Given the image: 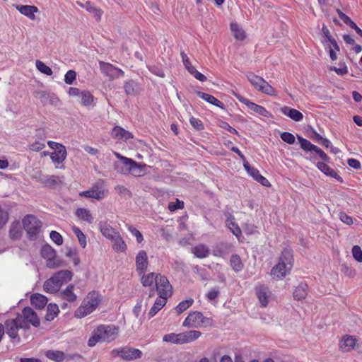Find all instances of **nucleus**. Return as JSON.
Segmentation results:
<instances>
[{"mask_svg":"<svg viewBox=\"0 0 362 362\" xmlns=\"http://www.w3.org/2000/svg\"><path fill=\"white\" fill-rule=\"evenodd\" d=\"M146 167V164L136 163L135 161L132 168H130V172L129 173V174L134 177L142 176L145 173Z\"/></svg>","mask_w":362,"mask_h":362,"instance_id":"obj_37","label":"nucleus"},{"mask_svg":"<svg viewBox=\"0 0 362 362\" xmlns=\"http://www.w3.org/2000/svg\"><path fill=\"white\" fill-rule=\"evenodd\" d=\"M226 225L227 228L231 231V233L237 238L241 235V230L238 223L235 222V218L233 216H230L226 219Z\"/></svg>","mask_w":362,"mask_h":362,"instance_id":"obj_32","label":"nucleus"},{"mask_svg":"<svg viewBox=\"0 0 362 362\" xmlns=\"http://www.w3.org/2000/svg\"><path fill=\"white\" fill-rule=\"evenodd\" d=\"M82 105L88 107L91 105L94 101L93 95L88 90H83L81 93Z\"/></svg>","mask_w":362,"mask_h":362,"instance_id":"obj_44","label":"nucleus"},{"mask_svg":"<svg viewBox=\"0 0 362 362\" xmlns=\"http://www.w3.org/2000/svg\"><path fill=\"white\" fill-rule=\"evenodd\" d=\"M202 333L197 330H190L185 332H182V343H189L197 339Z\"/></svg>","mask_w":362,"mask_h":362,"instance_id":"obj_35","label":"nucleus"},{"mask_svg":"<svg viewBox=\"0 0 362 362\" xmlns=\"http://www.w3.org/2000/svg\"><path fill=\"white\" fill-rule=\"evenodd\" d=\"M156 284V291L159 297L168 299L172 294V286L168 279L161 274H158Z\"/></svg>","mask_w":362,"mask_h":362,"instance_id":"obj_14","label":"nucleus"},{"mask_svg":"<svg viewBox=\"0 0 362 362\" xmlns=\"http://www.w3.org/2000/svg\"><path fill=\"white\" fill-rule=\"evenodd\" d=\"M76 73L74 70L68 71L64 76V82L66 84L71 85L76 80Z\"/></svg>","mask_w":362,"mask_h":362,"instance_id":"obj_53","label":"nucleus"},{"mask_svg":"<svg viewBox=\"0 0 362 362\" xmlns=\"http://www.w3.org/2000/svg\"><path fill=\"white\" fill-rule=\"evenodd\" d=\"M356 339L354 336L346 334L339 342V348L344 352H349L356 346Z\"/></svg>","mask_w":362,"mask_h":362,"instance_id":"obj_16","label":"nucleus"},{"mask_svg":"<svg viewBox=\"0 0 362 362\" xmlns=\"http://www.w3.org/2000/svg\"><path fill=\"white\" fill-rule=\"evenodd\" d=\"M339 16L341 20H342L345 24L348 25L351 28L354 29L357 25L348 16L344 13L341 11L339 12Z\"/></svg>","mask_w":362,"mask_h":362,"instance_id":"obj_58","label":"nucleus"},{"mask_svg":"<svg viewBox=\"0 0 362 362\" xmlns=\"http://www.w3.org/2000/svg\"><path fill=\"white\" fill-rule=\"evenodd\" d=\"M41 255L47 260L46 265L49 269H55L61 264V261L56 258L55 250L49 245H43L41 248Z\"/></svg>","mask_w":362,"mask_h":362,"instance_id":"obj_13","label":"nucleus"},{"mask_svg":"<svg viewBox=\"0 0 362 362\" xmlns=\"http://www.w3.org/2000/svg\"><path fill=\"white\" fill-rule=\"evenodd\" d=\"M76 216L81 221L91 223L93 221V218L90 211L84 208H78L75 212Z\"/></svg>","mask_w":362,"mask_h":362,"instance_id":"obj_33","label":"nucleus"},{"mask_svg":"<svg viewBox=\"0 0 362 362\" xmlns=\"http://www.w3.org/2000/svg\"><path fill=\"white\" fill-rule=\"evenodd\" d=\"M308 286L305 284H300L294 291L293 297L298 300L304 299L307 295Z\"/></svg>","mask_w":362,"mask_h":362,"instance_id":"obj_38","label":"nucleus"},{"mask_svg":"<svg viewBox=\"0 0 362 362\" xmlns=\"http://www.w3.org/2000/svg\"><path fill=\"white\" fill-rule=\"evenodd\" d=\"M21 316V321L25 324V329L30 327V325L37 327L40 326V321L37 313L30 307H25L22 310L21 314H17Z\"/></svg>","mask_w":362,"mask_h":362,"instance_id":"obj_10","label":"nucleus"},{"mask_svg":"<svg viewBox=\"0 0 362 362\" xmlns=\"http://www.w3.org/2000/svg\"><path fill=\"white\" fill-rule=\"evenodd\" d=\"M196 93L199 98L206 101L207 103L214 105L216 107H218L221 109H224V104L212 95L205 93L202 91H197Z\"/></svg>","mask_w":362,"mask_h":362,"instance_id":"obj_27","label":"nucleus"},{"mask_svg":"<svg viewBox=\"0 0 362 362\" xmlns=\"http://www.w3.org/2000/svg\"><path fill=\"white\" fill-rule=\"evenodd\" d=\"M339 218L343 223L347 225H351L353 223L352 218L345 212H340L339 214Z\"/></svg>","mask_w":362,"mask_h":362,"instance_id":"obj_64","label":"nucleus"},{"mask_svg":"<svg viewBox=\"0 0 362 362\" xmlns=\"http://www.w3.org/2000/svg\"><path fill=\"white\" fill-rule=\"evenodd\" d=\"M235 96L240 103L245 105L252 112L267 118L272 117V113L269 111H268L264 107L256 104L250 101L249 99L244 98L239 94L235 93Z\"/></svg>","mask_w":362,"mask_h":362,"instance_id":"obj_8","label":"nucleus"},{"mask_svg":"<svg viewBox=\"0 0 362 362\" xmlns=\"http://www.w3.org/2000/svg\"><path fill=\"white\" fill-rule=\"evenodd\" d=\"M247 78L250 83L254 86V88L264 94L268 95H275L276 91L274 88L263 78L255 75L254 74H250L247 75Z\"/></svg>","mask_w":362,"mask_h":362,"instance_id":"obj_5","label":"nucleus"},{"mask_svg":"<svg viewBox=\"0 0 362 362\" xmlns=\"http://www.w3.org/2000/svg\"><path fill=\"white\" fill-rule=\"evenodd\" d=\"M136 268L139 275L146 273L148 265V259L147 253L144 250H140L136 256Z\"/></svg>","mask_w":362,"mask_h":362,"instance_id":"obj_15","label":"nucleus"},{"mask_svg":"<svg viewBox=\"0 0 362 362\" xmlns=\"http://www.w3.org/2000/svg\"><path fill=\"white\" fill-rule=\"evenodd\" d=\"M129 232L134 235L135 236V238H136V241L139 243H141L144 238H143V235L141 233V232L137 230L136 228L133 227V226H129L128 228Z\"/></svg>","mask_w":362,"mask_h":362,"instance_id":"obj_60","label":"nucleus"},{"mask_svg":"<svg viewBox=\"0 0 362 362\" xmlns=\"http://www.w3.org/2000/svg\"><path fill=\"white\" fill-rule=\"evenodd\" d=\"M21 316L16 315L15 318L8 319L5 321L4 326L6 333L11 339H16L18 337V332L20 329H25V324L21 321Z\"/></svg>","mask_w":362,"mask_h":362,"instance_id":"obj_9","label":"nucleus"},{"mask_svg":"<svg viewBox=\"0 0 362 362\" xmlns=\"http://www.w3.org/2000/svg\"><path fill=\"white\" fill-rule=\"evenodd\" d=\"M112 136L117 140L124 141H127L133 138V134L132 132L125 130L119 126H116L112 129Z\"/></svg>","mask_w":362,"mask_h":362,"instance_id":"obj_17","label":"nucleus"},{"mask_svg":"<svg viewBox=\"0 0 362 362\" xmlns=\"http://www.w3.org/2000/svg\"><path fill=\"white\" fill-rule=\"evenodd\" d=\"M192 253L198 258H204L209 255V249L204 245L200 244L192 248Z\"/></svg>","mask_w":362,"mask_h":362,"instance_id":"obj_43","label":"nucleus"},{"mask_svg":"<svg viewBox=\"0 0 362 362\" xmlns=\"http://www.w3.org/2000/svg\"><path fill=\"white\" fill-rule=\"evenodd\" d=\"M59 312L58 305L57 304H49L47 308V313L45 319L47 321H52L58 315Z\"/></svg>","mask_w":362,"mask_h":362,"instance_id":"obj_41","label":"nucleus"},{"mask_svg":"<svg viewBox=\"0 0 362 362\" xmlns=\"http://www.w3.org/2000/svg\"><path fill=\"white\" fill-rule=\"evenodd\" d=\"M209 323V319L204 317L203 314L198 311L190 313L185 318L182 325L184 327L199 328Z\"/></svg>","mask_w":362,"mask_h":362,"instance_id":"obj_7","label":"nucleus"},{"mask_svg":"<svg viewBox=\"0 0 362 362\" xmlns=\"http://www.w3.org/2000/svg\"><path fill=\"white\" fill-rule=\"evenodd\" d=\"M99 66L102 74L107 77L110 81H113L124 76V72L122 69L115 67L110 63L100 61L99 62Z\"/></svg>","mask_w":362,"mask_h":362,"instance_id":"obj_11","label":"nucleus"},{"mask_svg":"<svg viewBox=\"0 0 362 362\" xmlns=\"http://www.w3.org/2000/svg\"><path fill=\"white\" fill-rule=\"evenodd\" d=\"M47 358L56 362H62L65 358V354L61 351H47L45 353Z\"/></svg>","mask_w":362,"mask_h":362,"instance_id":"obj_40","label":"nucleus"},{"mask_svg":"<svg viewBox=\"0 0 362 362\" xmlns=\"http://www.w3.org/2000/svg\"><path fill=\"white\" fill-rule=\"evenodd\" d=\"M256 294L261 305L266 307L272 296L269 289L264 286H259L256 288Z\"/></svg>","mask_w":362,"mask_h":362,"instance_id":"obj_18","label":"nucleus"},{"mask_svg":"<svg viewBox=\"0 0 362 362\" xmlns=\"http://www.w3.org/2000/svg\"><path fill=\"white\" fill-rule=\"evenodd\" d=\"M298 140L300 145V148L306 152L313 151L316 146L315 145L313 144L310 141L303 138L302 136H298Z\"/></svg>","mask_w":362,"mask_h":362,"instance_id":"obj_45","label":"nucleus"},{"mask_svg":"<svg viewBox=\"0 0 362 362\" xmlns=\"http://www.w3.org/2000/svg\"><path fill=\"white\" fill-rule=\"evenodd\" d=\"M23 224L28 238L33 240H36L41 230L42 222L35 216L27 215L23 220Z\"/></svg>","mask_w":362,"mask_h":362,"instance_id":"obj_4","label":"nucleus"},{"mask_svg":"<svg viewBox=\"0 0 362 362\" xmlns=\"http://www.w3.org/2000/svg\"><path fill=\"white\" fill-rule=\"evenodd\" d=\"M60 288L61 286L58 284L54 275H52L49 279L46 280L43 284L44 291L46 293H57L59 291Z\"/></svg>","mask_w":362,"mask_h":362,"instance_id":"obj_24","label":"nucleus"},{"mask_svg":"<svg viewBox=\"0 0 362 362\" xmlns=\"http://www.w3.org/2000/svg\"><path fill=\"white\" fill-rule=\"evenodd\" d=\"M112 354L114 356H119L127 361L140 358L142 356V352L139 349L127 346L113 349Z\"/></svg>","mask_w":362,"mask_h":362,"instance_id":"obj_12","label":"nucleus"},{"mask_svg":"<svg viewBox=\"0 0 362 362\" xmlns=\"http://www.w3.org/2000/svg\"><path fill=\"white\" fill-rule=\"evenodd\" d=\"M148 69L152 74H153L154 75H156L157 76L164 78L165 76L163 70L158 66H149Z\"/></svg>","mask_w":362,"mask_h":362,"instance_id":"obj_63","label":"nucleus"},{"mask_svg":"<svg viewBox=\"0 0 362 362\" xmlns=\"http://www.w3.org/2000/svg\"><path fill=\"white\" fill-rule=\"evenodd\" d=\"M16 8L21 14L31 20L35 18V13L38 11L36 6L30 5H16Z\"/></svg>","mask_w":362,"mask_h":362,"instance_id":"obj_23","label":"nucleus"},{"mask_svg":"<svg viewBox=\"0 0 362 362\" xmlns=\"http://www.w3.org/2000/svg\"><path fill=\"white\" fill-rule=\"evenodd\" d=\"M124 88L127 95H135L137 93V83L129 80L124 83Z\"/></svg>","mask_w":362,"mask_h":362,"instance_id":"obj_48","label":"nucleus"},{"mask_svg":"<svg viewBox=\"0 0 362 362\" xmlns=\"http://www.w3.org/2000/svg\"><path fill=\"white\" fill-rule=\"evenodd\" d=\"M117 335L118 327L116 326L101 325L93 331L88 344L89 346H94L99 341L109 343L115 340Z\"/></svg>","mask_w":362,"mask_h":362,"instance_id":"obj_2","label":"nucleus"},{"mask_svg":"<svg viewBox=\"0 0 362 362\" xmlns=\"http://www.w3.org/2000/svg\"><path fill=\"white\" fill-rule=\"evenodd\" d=\"M193 302L194 300L192 298L181 301L175 308L177 313L180 314L186 310L192 305Z\"/></svg>","mask_w":362,"mask_h":362,"instance_id":"obj_49","label":"nucleus"},{"mask_svg":"<svg viewBox=\"0 0 362 362\" xmlns=\"http://www.w3.org/2000/svg\"><path fill=\"white\" fill-rule=\"evenodd\" d=\"M163 340L165 342H170L176 344H182V333H170L164 335Z\"/></svg>","mask_w":362,"mask_h":362,"instance_id":"obj_42","label":"nucleus"},{"mask_svg":"<svg viewBox=\"0 0 362 362\" xmlns=\"http://www.w3.org/2000/svg\"><path fill=\"white\" fill-rule=\"evenodd\" d=\"M230 264L232 269L235 272H240L243 268V263L239 255L233 254L231 255L230 259Z\"/></svg>","mask_w":362,"mask_h":362,"instance_id":"obj_39","label":"nucleus"},{"mask_svg":"<svg viewBox=\"0 0 362 362\" xmlns=\"http://www.w3.org/2000/svg\"><path fill=\"white\" fill-rule=\"evenodd\" d=\"M101 301L100 295L96 291H91L83 299L81 305L76 310L74 316L83 318L93 313Z\"/></svg>","mask_w":362,"mask_h":362,"instance_id":"obj_3","label":"nucleus"},{"mask_svg":"<svg viewBox=\"0 0 362 362\" xmlns=\"http://www.w3.org/2000/svg\"><path fill=\"white\" fill-rule=\"evenodd\" d=\"M99 228L102 235L110 240L119 233L107 223H100Z\"/></svg>","mask_w":362,"mask_h":362,"instance_id":"obj_30","label":"nucleus"},{"mask_svg":"<svg viewBox=\"0 0 362 362\" xmlns=\"http://www.w3.org/2000/svg\"><path fill=\"white\" fill-rule=\"evenodd\" d=\"M317 167L325 175L329 176L331 177L335 178L337 181H339L341 182H343L341 177L339 176L334 169L331 168L324 161L318 162L317 163Z\"/></svg>","mask_w":362,"mask_h":362,"instance_id":"obj_22","label":"nucleus"},{"mask_svg":"<svg viewBox=\"0 0 362 362\" xmlns=\"http://www.w3.org/2000/svg\"><path fill=\"white\" fill-rule=\"evenodd\" d=\"M189 122L191 125L197 130H202L204 129L202 122L198 118L191 117L189 118Z\"/></svg>","mask_w":362,"mask_h":362,"instance_id":"obj_59","label":"nucleus"},{"mask_svg":"<svg viewBox=\"0 0 362 362\" xmlns=\"http://www.w3.org/2000/svg\"><path fill=\"white\" fill-rule=\"evenodd\" d=\"M184 207V202L177 199L175 202H170L168 204V209L174 211L177 209H181Z\"/></svg>","mask_w":362,"mask_h":362,"instance_id":"obj_61","label":"nucleus"},{"mask_svg":"<svg viewBox=\"0 0 362 362\" xmlns=\"http://www.w3.org/2000/svg\"><path fill=\"white\" fill-rule=\"evenodd\" d=\"M244 168L247 171V173L255 180H257L259 176L261 175L259 171L253 167H251L248 162H245Z\"/></svg>","mask_w":362,"mask_h":362,"instance_id":"obj_50","label":"nucleus"},{"mask_svg":"<svg viewBox=\"0 0 362 362\" xmlns=\"http://www.w3.org/2000/svg\"><path fill=\"white\" fill-rule=\"evenodd\" d=\"M49 237L51 238V240L54 243H56L57 245H62L63 243V238L62 236V235L55 231V230H52L50 234H49Z\"/></svg>","mask_w":362,"mask_h":362,"instance_id":"obj_55","label":"nucleus"},{"mask_svg":"<svg viewBox=\"0 0 362 362\" xmlns=\"http://www.w3.org/2000/svg\"><path fill=\"white\" fill-rule=\"evenodd\" d=\"M106 192L104 181L99 180L93 184L90 189L79 192V195L86 198L101 200L106 197Z\"/></svg>","mask_w":362,"mask_h":362,"instance_id":"obj_6","label":"nucleus"},{"mask_svg":"<svg viewBox=\"0 0 362 362\" xmlns=\"http://www.w3.org/2000/svg\"><path fill=\"white\" fill-rule=\"evenodd\" d=\"M134 160L131 158H122L121 163H115V168L120 174L127 175L130 172V168L134 163Z\"/></svg>","mask_w":362,"mask_h":362,"instance_id":"obj_19","label":"nucleus"},{"mask_svg":"<svg viewBox=\"0 0 362 362\" xmlns=\"http://www.w3.org/2000/svg\"><path fill=\"white\" fill-rule=\"evenodd\" d=\"M352 255L357 262H362V250L358 245H354L352 247Z\"/></svg>","mask_w":362,"mask_h":362,"instance_id":"obj_56","label":"nucleus"},{"mask_svg":"<svg viewBox=\"0 0 362 362\" xmlns=\"http://www.w3.org/2000/svg\"><path fill=\"white\" fill-rule=\"evenodd\" d=\"M280 112L295 122H300L303 119V115L300 111L288 106L281 107Z\"/></svg>","mask_w":362,"mask_h":362,"instance_id":"obj_20","label":"nucleus"},{"mask_svg":"<svg viewBox=\"0 0 362 362\" xmlns=\"http://www.w3.org/2000/svg\"><path fill=\"white\" fill-rule=\"evenodd\" d=\"M158 274H156V273H154V272H151L148 274H141V275H140L141 276V284L142 285L144 286V287H151L153 286L154 284L156 285V280H157V277H158Z\"/></svg>","mask_w":362,"mask_h":362,"instance_id":"obj_31","label":"nucleus"},{"mask_svg":"<svg viewBox=\"0 0 362 362\" xmlns=\"http://www.w3.org/2000/svg\"><path fill=\"white\" fill-rule=\"evenodd\" d=\"M166 302L167 299H164L161 297L158 298L148 313V317L151 318L156 315L157 313L166 304Z\"/></svg>","mask_w":362,"mask_h":362,"instance_id":"obj_34","label":"nucleus"},{"mask_svg":"<svg viewBox=\"0 0 362 362\" xmlns=\"http://www.w3.org/2000/svg\"><path fill=\"white\" fill-rule=\"evenodd\" d=\"M230 30L236 40H243L245 38L244 30L237 23H230Z\"/></svg>","mask_w":362,"mask_h":362,"instance_id":"obj_36","label":"nucleus"},{"mask_svg":"<svg viewBox=\"0 0 362 362\" xmlns=\"http://www.w3.org/2000/svg\"><path fill=\"white\" fill-rule=\"evenodd\" d=\"M53 275L62 287V285L69 282L72 279L74 274L70 270L65 269L57 272Z\"/></svg>","mask_w":362,"mask_h":362,"instance_id":"obj_21","label":"nucleus"},{"mask_svg":"<svg viewBox=\"0 0 362 362\" xmlns=\"http://www.w3.org/2000/svg\"><path fill=\"white\" fill-rule=\"evenodd\" d=\"M75 286L69 284L66 288L60 292V296L63 300L69 302H75L77 299L76 294L74 292Z\"/></svg>","mask_w":362,"mask_h":362,"instance_id":"obj_26","label":"nucleus"},{"mask_svg":"<svg viewBox=\"0 0 362 362\" xmlns=\"http://www.w3.org/2000/svg\"><path fill=\"white\" fill-rule=\"evenodd\" d=\"M72 230H73V232L74 233L75 235L77 237L80 245L83 248H85L87 245V241H86V237L84 235V233L80 230L79 228H78L76 226H74L72 228Z\"/></svg>","mask_w":362,"mask_h":362,"instance_id":"obj_47","label":"nucleus"},{"mask_svg":"<svg viewBox=\"0 0 362 362\" xmlns=\"http://www.w3.org/2000/svg\"><path fill=\"white\" fill-rule=\"evenodd\" d=\"M10 236L13 239H18L21 234V226L18 221L13 222L10 228Z\"/></svg>","mask_w":362,"mask_h":362,"instance_id":"obj_46","label":"nucleus"},{"mask_svg":"<svg viewBox=\"0 0 362 362\" xmlns=\"http://www.w3.org/2000/svg\"><path fill=\"white\" fill-rule=\"evenodd\" d=\"M293 265L292 252L290 249L286 248L282 251L278 264L272 268L271 275L274 279L281 280L290 272Z\"/></svg>","mask_w":362,"mask_h":362,"instance_id":"obj_1","label":"nucleus"},{"mask_svg":"<svg viewBox=\"0 0 362 362\" xmlns=\"http://www.w3.org/2000/svg\"><path fill=\"white\" fill-rule=\"evenodd\" d=\"M36 67L41 73L44 74L47 76H51L52 74V69L41 61L37 60L36 62Z\"/></svg>","mask_w":362,"mask_h":362,"instance_id":"obj_51","label":"nucleus"},{"mask_svg":"<svg viewBox=\"0 0 362 362\" xmlns=\"http://www.w3.org/2000/svg\"><path fill=\"white\" fill-rule=\"evenodd\" d=\"M280 137L284 142L288 144H293L296 141L294 135L287 132L281 133Z\"/></svg>","mask_w":362,"mask_h":362,"instance_id":"obj_52","label":"nucleus"},{"mask_svg":"<svg viewBox=\"0 0 362 362\" xmlns=\"http://www.w3.org/2000/svg\"><path fill=\"white\" fill-rule=\"evenodd\" d=\"M110 241L112 242V249L116 252H124L126 251L127 248V245L121 237L119 233L113 236V238H112Z\"/></svg>","mask_w":362,"mask_h":362,"instance_id":"obj_25","label":"nucleus"},{"mask_svg":"<svg viewBox=\"0 0 362 362\" xmlns=\"http://www.w3.org/2000/svg\"><path fill=\"white\" fill-rule=\"evenodd\" d=\"M66 257L71 258L74 262V264L75 266H77L80 263V259L77 255V252L75 250H73V249H69L66 253Z\"/></svg>","mask_w":362,"mask_h":362,"instance_id":"obj_54","label":"nucleus"},{"mask_svg":"<svg viewBox=\"0 0 362 362\" xmlns=\"http://www.w3.org/2000/svg\"><path fill=\"white\" fill-rule=\"evenodd\" d=\"M66 156L67 153L65 146L62 149H59L49 154L50 158L54 164L62 163L65 160Z\"/></svg>","mask_w":362,"mask_h":362,"instance_id":"obj_29","label":"nucleus"},{"mask_svg":"<svg viewBox=\"0 0 362 362\" xmlns=\"http://www.w3.org/2000/svg\"><path fill=\"white\" fill-rule=\"evenodd\" d=\"M47 298L45 296L40 293H35L30 297L31 304L38 309H42L47 303Z\"/></svg>","mask_w":362,"mask_h":362,"instance_id":"obj_28","label":"nucleus"},{"mask_svg":"<svg viewBox=\"0 0 362 362\" xmlns=\"http://www.w3.org/2000/svg\"><path fill=\"white\" fill-rule=\"evenodd\" d=\"M45 147L43 140L35 141L30 145V149L33 151H40Z\"/></svg>","mask_w":362,"mask_h":362,"instance_id":"obj_57","label":"nucleus"},{"mask_svg":"<svg viewBox=\"0 0 362 362\" xmlns=\"http://www.w3.org/2000/svg\"><path fill=\"white\" fill-rule=\"evenodd\" d=\"M219 294V290L217 288H214L208 291L206 294V298L209 301L215 300Z\"/></svg>","mask_w":362,"mask_h":362,"instance_id":"obj_62","label":"nucleus"}]
</instances>
